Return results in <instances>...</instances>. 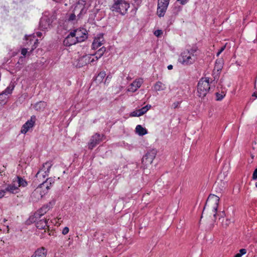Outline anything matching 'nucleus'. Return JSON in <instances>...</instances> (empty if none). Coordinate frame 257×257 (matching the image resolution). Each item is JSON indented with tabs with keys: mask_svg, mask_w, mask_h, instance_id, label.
<instances>
[{
	"mask_svg": "<svg viewBox=\"0 0 257 257\" xmlns=\"http://www.w3.org/2000/svg\"><path fill=\"white\" fill-rule=\"evenodd\" d=\"M86 2L85 1L80 0L75 5L73 12L77 15L79 18L81 15L86 13L87 9L85 7Z\"/></svg>",
	"mask_w": 257,
	"mask_h": 257,
	"instance_id": "obj_9",
	"label": "nucleus"
},
{
	"mask_svg": "<svg viewBox=\"0 0 257 257\" xmlns=\"http://www.w3.org/2000/svg\"><path fill=\"white\" fill-rule=\"evenodd\" d=\"M14 88V85L13 84L10 85L8 86L6 89L3 92L4 94L7 96L8 94H10L12 93L13 90Z\"/></svg>",
	"mask_w": 257,
	"mask_h": 257,
	"instance_id": "obj_29",
	"label": "nucleus"
},
{
	"mask_svg": "<svg viewBox=\"0 0 257 257\" xmlns=\"http://www.w3.org/2000/svg\"><path fill=\"white\" fill-rule=\"evenodd\" d=\"M170 0H158L157 14L159 17L165 15Z\"/></svg>",
	"mask_w": 257,
	"mask_h": 257,
	"instance_id": "obj_7",
	"label": "nucleus"
},
{
	"mask_svg": "<svg viewBox=\"0 0 257 257\" xmlns=\"http://www.w3.org/2000/svg\"><path fill=\"white\" fill-rule=\"evenodd\" d=\"M180 103L181 102L179 101H176V102H174L173 104V106L174 108H176L178 107L179 106V105H180Z\"/></svg>",
	"mask_w": 257,
	"mask_h": 257,
	"instance_id": "obj_44",
	"label": "nucleus"
},
{
	"mask_svg": "<svg viewBox=\"0 0 257 257\" xmlns=\"http://www.w3.org/2000/svg\"><path fill=\"white\" fill-rule=\"evenodd\" d=\"M72 243V241H70L69 243V245H71Z\"/></svg>",
	"mask_w": 257,
	"mask_h": 257,
	"instance_id": "obj_53",
	"label": "nucleus"
},
{
	"mask_svg": "<svg viewBox=\"0 0 257 257\" xmlns=\"http://www.w3.org/2000/svg\"><path fill=\"white\" fill-rule=\"evenodd\" d=\"M51 24L49 19L44 17L40 20L39 27L41 30H45L50 27Z\"/></svg>",
	"mask_w": 257,
	"mask_h": 257,
	"instance_id": "obj_19",
	"label": "nucleus"
},
{
	"mask_svg": "<svg viewBox=\"0 0 257 257\" xmlns=\"http://www.w3.org/2000/svg\"><path fill=\"white\" fill-rule=\"evenodd\" d=\"M215 95L216 97V99L217 101L221 100L225 95L223 93H219L218 92L216 93Z\"/></svg>",
	"mask_w": 257,
	"mask_h": 257,
	"instance_id": "obj_34",
	"label": "nucleus"
},
{
	"mask_svg": "<svg viewBox=\"0 0 257 257\" xmlns=\"http://www.w3.org/2000/svg\"><path fill=\"white\" fill-rule=\"evenodd\" d=\"M27 52H28V50H27V49H26V48H23L21 50V54H22V55H23V56L24 57H25L26 55Z\"/></svg>",
	"mask_w": 257,
	"mask_h": 257,
	"instance_id": "obj_42",
	"label": "nucleus"
},
{
	"mask_svg": "<svg viewBox=\"0 0 257 257\" xmlns=\"http://www.w3.org/2000/svg\"><path fill=\"white\" fill-rule=\"evenodd\" d=\"M41 180L43 181L42 183L32 193V195L33 196H37L38 199L42 198L48 192L55 182V179L52 177L47 178L45 181H43V180Z\"/></svg>",
	"mask_w": 257,
	"mask_h": 257,
	"instance_id": "obj_2",
	"label": "nucleus"
},
{
	"mask_svg": "<svg viewBox=\"0 0 257 257\" xmlns=\"http://www.w3.org/2000/svg\"><path fill=\"white\" fill-rule=\"evenodd\" d=\"M154 89L156 91L164 90L166 89V85L161 81H157L154 85Z\"/></svg>",
	"mask_w": 257,
	"mask_h": 257,
	"instance_id": "obj_27",
	"label": "nucleus"
},
{
	"mask_svg": "<svg viewBox=\"0 0 257 257\" xmlns=\"http://www.w3.org/2000/svg\"><path fill=\"white\" fill-rule=\"evenodd\" d=\"M246 253V250L244 248L240 249L239 250V253L242 256L243 255L245 254Z\"/></svg>",
	"mask_w": 257,
	"mask_h": 257,
	"instance_id": "obj_41",
	"label": "nucleus"
},
{
	"mask_svg": "<svg viewBox=\"0 0 257 257\" xmlns=\"http://www.w3.org/2000/svg\"><path fill=\"white\" fill-rule=\"evenodd\" d=\"M16 180H13V182L11 184L7 185L6 188L5 189V191L6 192H9L11 194H17L20 192V189L17 187V185L15 184Z\"/></svg>",
	"mask_w": 257,
	"mask_h": 257,
	"instance_id": "obj_16",
	"label": "nucleus"
},
{
	"mask_svg": "<svg viewBox=\"0 0 257 257\" xmlns=\"http://www.w3.org/2000/svg\"><path fill=\"white\" fill-rule=\"evenodd\" d=\"M136 132L141 136L145 135L148 133L147 130L140 124L137 125L136 127Z\"/></svg>",
	"mask_w": 257,
	"mask_h": 257,
	"instance_id": "obj_24",
	"label": "nucleus"
},
{
	"mask_svg": "<svg viewBox=\"0 0 257 257\" xmlns=\"http://www.w3.org/2000/svg\"><path fill=\"white\" fill-rule=\"evenodd\" d=\"M219 202V197L213 194H210L207 199L204 210L207 206L211 207L212 211L214 212L213 216L215 217L217 214Z\"/></svg>",
	"mask_w": 257,
	"mask_h": 257,
	"instance_id": "obj_5",
	"label": "nucleus"
},
{
	"mask_svg": "<svg viewBox=\"0 0 257 257\" xmlns=\"http://www.w3.org/2000/svg\"><path fill=\"white\" fill-rule=\"evenodd\" d=\"M38 39H36L35 42H34V46L36 44V43H38Z\"/></svg>",
	"mask_w": 257,
	"mask_h": 257,
	"instance_id": "obj_51",
	"label": "nucleus"
},
{
	"mask_svg": "<svg viewBox=\"0 0 257 257\" xmlns=\"http://www.w3.org/2000/svg\"><path fill=\"white\" fill-rule=\"evenodd\" d=\"M78 43L77 39L72 34V32L70 33L65 38L63 41V44L65 46H70Z\"/></svg>",
	"mask_w": 257,
	"mask_h": 257,
	"instance_id": "obj_18",
	"label": "nucleus"
},
{
	"mask_svg": "<svg viewBox=\"0 0 257 257\" xmlns=\"http://www.w3.org/2000/svg\"><path fill=\"white\" fill-rule=\"evenodd\" d=\"M234 257H241V255L239 253V252L237 253Z\"/></svg>",
	"mask_w": 257,
	"mask_h": 257,
	"instance_id": "obj_48",
	"label": "nucleus"
},
{
	"mask_svg": "<svg viewBox=\"0 0 257 257\" xmlns=\"http://www.w3.org/2000/svg\"><path fill=\"white\" fill-rule=\"evenodd\" d=\"M69 231V228L68 227H65L64 228H63L62 231V234L63 235H66L68 233Z\"/></svg>",
	"mask_w": 257,
	"mask_h": 257,
	"instance_id": "obj_37",
	"label": "nucleus"
},
{
	"mask_svg": "<svg viewBox=\"0 0 257 257\" xmlns=\"http://www.w3.org/2000/svg\"><path fill=\"white\" fill-rule=\"evenodd\" d=\"M167 68H168V70H172L173 69V65H169L168 66Z\"/></svg>",
	"mask_w": 257,
	"mask_h": 257,
	"instance_id": "obj_47",
	"label": "nucleus"
},
{
	"mask_svg": "<svg viewBox=\"0 0 257 257\" xmlns=\"http://www.w3.org/2000/svg\"><path fill=\"white\" fill-rule=\"evenodd\" d=\"M189 0H177V2H178L181 5H184L186 4Z\"/></svg>",
	"mask_w": 257,
	"mask_h": 257,
	"instance_id": "obj_40",
	"label": "nucleus"
},
{
	"mask_svg": "<svg viewBox=\"0 0 257 257\" xmlns=\"http://www.w3.org/2000/svg\"><path fill=\"white\" fill-rule=\"evenodd\" d=\"M223 61L222 59H217L215 63L214 70L217 72L220 71L223 68Z\"/></svg>",
	"mask_w": 257,
	"mask_h": 257,
	"instance_id": "obj_26",
	"label": "nucleus"
},
{
	"mask_svg": "<svg viewBox=\"0 0 257 257\" xmlns=\"http://www.w3.org/2000/svg\"><path fill=\"white\" fill-rule=\"evenodd\" d=\"M49 219H41L36 222V227L39 229L43 230V232H42L41 234L40 235L41 238H44L45 237V234L48 232L49 235H51L49 232V226L48 225V221Z\"/></svg>",
	"mask_w": 257,
	"mask_h": 257,
	"instance_id": "obj_8",
	"label": "nucleus"
},
{
	"mask_svg": "<svg viewBox=\"0 0 257 257\" xmlns=\"http://www.w3.org/2000/svg\"><path fill=\"white\" fill-rule=\"evenodd\" d=\"M143 114L141 112V111L140 109L136 110L135 111H133L130 113V116L131 117H136V116H140L141 115H143Z\"/></svg>",
	"mask_w": 257,
	"mask_h": 257,
	"instance_id": "obj_31",
	"label": "nucleus"
},
{
	"mask_svg": "<svg viewBox=\"0 0 257 257\" xmlns=\"http://www.w3.org/2000/svg\"><path fill=\"white\" fill-rule=\"evenodd\" d=\"M13 180H16V182H17L18 183V185L17 187L19 188V187H25L28 185V182L27 181L24 179L23 178L20 177V176H17L15 179Z\"/></svg>",
	"mask_w": 257,
	"mask_h": 257,
	"instance_id": "obj_21",
	"label": "nucleus"
},
{
	"mask_svg": "<svg viewBox=\"0 0 257 257\" xmlns=\"http://www.w3.org/2000/svg\"><path fill=\"white\" fill-rule=\"evenodd\" d=\"M104 137L103 135H100L98 133L94 134L91 138L90 142L88 143V148L90 150H92L98 144H99L103 140V138Z\"/></svg>",
	"mask_w": 257,
	"mask_h": 257,
	"instance_id": "obj_12",
	"label": "nucleus"
},
{
	"mask_svg": "<svg viewBox=\"0 0 257 257\" xmlns=\"http://www.w3.org/2000/svg\"><path fill=\"white\" fill-rule=\"evenodd\" d=\"M222 215L221 217L219 218V220H221V225L223 228L227 227L231 223V221L228 218H225L224 217V213H222Z\"/></svg>",
	"mask_w": 257,
	"mask_h": 257,
	"instance_id": "obj_25",
	"label": "nucleus"
},
{
	"mask_svg": "<svg viewBox=\"0 0 257 257\" xmlns=\"http://www.w3.org/2000/svg\"><path fill=\"white\" fill-rule=\"evenodd\" d=\"M46 251L45 248H38L31 257H46Z\"/></svg>",
	"mask_w": 257,
	"mask_h": 257,
	"instance_id": "obj_22",
	"label": "nucleus"
},
{
	"mask_svg": "<svg viewBox=\"0 0 257 257\" xmlns=\"http://www.w3.org/2000/svg\"><path fill=\"white\" fill-rule=\"evenodd\" d=\"M154 34L156 36L159 37L163 34V31L161 30H157L154 32Z\"/></svg>",
	"mask_w": 257,
	"mask_h": 257,
	"instance_id": "obj_36",
	"label": "nucleus"
},
{
	"mask_svg": "<svg viewBox=\"0 0 257 257\" xmlns=\"http://www.w3.org/2000/svg\"><path fill=\"white\" fill-rule=\"evenodd\" d=\"M104 41L103 34H99L95 37L92 44V48L94 50L97 49L103 44Z\"/></svg>",
	"mask_w": 257,
	"mask_h": 257,
	"instance_id": "obj_17",
	"label": "nucleus"
},
{
	"mask_svg": "<svg viewBox=\"0 0 257 257\" xmlns=\"http://www.w3.org/2000/svg\"><path fill=\"white\" fill-rule=\"evenodd\" d=\"M96 61L95 55H86L81 58L79 60L80 62H85L86 64L87 63H93Z\"/></svg>",
	"mask_w": 257,
	"mask_h": 257,
	"instance_id": "obj_20",
	"label": "nucleus"
},
{
	"mask_svg": "<svg viewBox=\"0 0 257 257\" xmlns=\"http://www.w3.org/2000/svg\"><path fill=\"white\" fill-rule=\"evenodd\" d=\"M54 204V201H50L46 205H43L34 213L35 218L36 219L40 218L52 208Z\"/></svg>",
	"mask_w": 257,
	"mask_h": 257,
	"instance_id": "obj_11",
	"label": "nucleus"
},
{
	"mask_svg": "<svg viewBox=\"0 0 257 257\" xmlns=\"http://www.w3.org/2000/svg\"><path fill=\"white\" fill-rule=\"evenodd\" d=\"M6 193V192L5 191V189L0 190V199L5 196Z\"/></svg>",
	"mask_w": 257,
	"mask_h": 257,
	"instance_id": "obj_43",
	"label": "nucleus"
},
{
	"mask_svg": "<svg viewBox=\"0 0 257 257\" xmlns=\"http://www.w3.org/2000/svg\"><path fill=\"white\" fill-rule=\"evenodd\" d=\"M76 15H77L73 12V13L69 16L68 18V21H72L75 20L76 19Z\"/></svg>",
	"mask_w": 257,
	"mask_h": 257,
	"instance_id": "obj_35",
	"label": "nucleus"
},
{
	"mask_svg": "<svg viewBox=\"0 0 257 257\" xmlns=\"http://www.w3.org/2000/svg\"><path fill=\"white\" fill-rule=\"evenodd\" d=\"M157 150L156 149L150 150L144 155L142 158V163L145 165L151 164L157 155Z\"/></svg>",
	"mask_w": 257,
	"mask_h": 257,
	"instance_id": "obj_10",
	"label": "nucleus"
},
{
	"mask_svg": "<svg viewBox=\"0 0 257 257\" xmlns=\"http://www.w3.org/2000/svg\"><path fill=\"white\" fill-rule=\"evenodd\" d=\"M23 60H24V58L23 57H20V60H21V61H23Z\"/></svg>",
	"mask_w": 257,
	"mask_h": 257,
	"instance_id": "obj_52",
	"label": "nucleus"
},
{
	"mask_svg": "<svg viewBox=\"0 0 257 257\" xmlns=\"http://www.w3.org/2000/svg\"><path fill=\"white\" fill-rule=\"evenodd\" d=\"M113 2L110 10L121 15H125L130 8V4L124 0H113Z\"/></svg>",
	"mask_w": 257,
	"mask_h": 257,
	"instance_id": "obj_4",
	"label": "nucleus"
},
{
	"mask_svg": "<svg viewBox=\"0 0 257 257\" xmlns=\"http://www.w3.org/2000/svg\"><path fill=\"white\" fill-rule=\"evenodd\" d=\"M53 165L52 161H49L43 164L42 167L36 175L38 180H43L49 174L50 169Z\"/></svg>",
	"mask_w": 257,
	"mask_h": 257,
	"instance_id": "obj_6",
	"label": "nucleus"
},
{
	"mask_svg": "<svg viewBox=\"0 0 257 257\" xmlns=\"http://www.w3.org/2000/svg\"><path fill=\"white\" fill-rule=\"evenodd\" d=\"M2 105L0 104V106H1Z\"/></svg>",
	"mask_w": 257,
	"mask_h": 257,
	"instance_id": "obj_57",
	"label": "nucleus"
},
{
	"mask_svg": "<svg viewBox=\"0 0 257 257\" xmlns=\"http://www.w3.org/2000/svg\"><path fill=\"white\" fill-rule=\"evenodd\" d=\"M32 37L34 38V36H25V38H26V40H27L31 41Z\"/></svg>",
	"mask_w": 257,
	"mask_h": 257,
	"instance_id": "obj_45",
	"label": "nucleus"
},
{
	"mask_svg": "<svg viewBox=\"0 0 257 257\" xmlns=\"http://www.w3.org/2000/svg\"><path fill=\"white\" fill-rule=\"evenodd\" d=\"M252 179L253 180H256L257 179V168H256L252 174Z\"/></svg>",
	"mask_w": 257,
	"mask_h": 257,
	"instance_id": "obj_39",
	"label": "nucleus"
},
{
	"mask_svg": "<svg viewBox=\"0 0 257 257\" xmlns=\"http://www.w3.org/2000/svg\"><path fill=\"white\" fill-rule=\"evenodd\" d=\"M111 78V76H109V75H108L106 78V80H105V81L107 80H109Z\"/></svg>",
	"mask_w": 257,
	"mask_h": 257,
	"instance_id": "obj_49",
	"label": "nucleus"
},
{
	"mask_svg": "<svg viewBox=\"0 0 257 257\" xmlns=\"http://www.w3.org/2000/svg\"><path fill=\"white\" fill-rule=\"evenodd\" d=\"M226 48V45H225L224 46H222L220 49L218 51V52L216 54V56L217 57H218L219 56V55L224 50V49H225Z\"/></svg>",
	"mask_w": 257,
	"mask_h": 257,
	"instance_id": "obj_38",
	"label": "nucleus"
},
{
	"mask_svg": "<svg viewBox=\"0 0 257 257\" xmlns=\"http://www.w3.org/2000/svg\"><path fill=\"white\" fill-rule=\"evenodd\" d=\"M255 187L257 188V182L255 183Z\"/></svg>",
	"mask_w": 257,
	"mask_h": 257,
	"instance_id": "obj_55",
	"label": "nucleus"
},
{
	"mask_svg": "<svg viewBox=\"0 0 257 257\" xmlns=\"http://www.w3.org/2000/svg\"><path fill=\"white\" fill-rule=\"evenodd\" d=\"M198 56V49L192 47L183 51L179 56L178 61L184 66H190L197 60Z\"/></svg>",
	"mask_w": 257,
	"mask_h": 257,
	"instance_id": "obj_1",
	"label": "nucleus"
},
{
	"mask_svg": "<svg viewBox=\"0 0 257 257\" xmlns=\"http://www.w3.org/2000/svg\"><path fill=\"white\" fill-rule=\"evenodd\" d=\"M210 89L209 78H202L200 79L197 84V96L201 98H204L209 92Z\"/></svg>",
	"mask_w": 257,
	"mask_h": 257,
	"instance_id": "obj_3",
	"label": "nucleus"
},
{
	"mask_svg": "<svg viewBox=\"0 0 257 257\" xmlns=\"http://www.w3.org/2000/svg\"><path fill=\"white\" fill-rule=\"evenodd\" d=\"M252 96H255V97H256L257 98V93H256L255 92L253 93V94H252Z\"/></svg>",
	"mask_w": 257,
	"mask_h": 257,
	"instance_id": "obj_50",
	"label": "nucleus"
},
{
	"mask_svg": "<svg viewBox=\"0 0 257 257\" xmlns=\"http://www.w3.org/2000/svg\"><path fill=\"white\" fill-rule=\"evenodd\" d=\"M106 76L105 72L104 71L100 72L96 77V79L99 82L103 81L104 78Z\"/></svg>",
	"mask_w": 257,
	"mask_h": 257,
	"instance_id": "obj_30",
	"label": "nucleus"
},
{
	"mask_svg": "<svg viewBox=\"0 0 257 257\" xmlns=\"http://www.w3.org/2000/svg\"><path fill=\"white\" fill-rule=\"evenodd\" d=\"M251 159H253V158H254V156L252 155L251 156Z\"/></svg>",
	"mask_w": 257,
	"mask_h": 257,
	"instance_id": "obj_54",
	"label": "nucleus"
},
{
	"mask_svg": "<svg viewBox=\"0 0 257 257\" xmlns=\"http://www.w3.org/2000/svg\"><path fill=\"white\" fill-rule=\"evenodd\" d=\"M7 97L3 92L0 94V104L2 106L7 102Z\"/></svg>",
	"mask_w": 257,
	"mask_h": 257,
	"instance_id": "obj_32",
	"label": "nucleus"
},
{
	"mask_svg": "<svg viewBox=\"0 0 257 257\" xmlns=\"http://www.w3.org/2000/svg\"><path fill=\"white\" fill-rule=\"evenodd\" d=\"M143 79L139 78L134 81L128 86L127 91L132 92H136L142 85Z\"/></svg>",
	"mask_w": 257,
	"mask_h": 257,
	"instance_id": "obj_15",
	"label": "nucleus"
},
{
	"mask_svg": "<svg viewBox=\"0 0 257 257\" xmlns=\"http://www.w3.org/2000/svg\"><path fill=\"white\" fill-rule=\"evenodd\" d=\"M72 32L78 43L83 42L87 38V31L85 29H77Z\"/></svg>",
	"mask_w": 257,
	"mask_h": 257,
	"instance_id": "obj_13",
	"label": "nucleus"
},
{
	"mask_svg": "<svg viewBox=\"0 0 257 257\" xmlns=\"http://www.w3.org/2000/svg\"><path fill=\"white\" fill-rule=\"evenodd\" d=\"M36 120V116L33 115L31 117L30 119L28 120L25 123H24L21 130V133L23 134H26L30 128L33 127L35 125Z\"/></svg>",
	"mask_w": 257,
	"mask_h": 257,
	"instance_id": "obj_14",
	"label": "nucleus"
},
{
	"mask_svg": "<svg viewBox=\"0 0 257 257\" xmlns=\"http://www.w3.org/2000/svg\"><path fill=\"white\" fill-rule=\"evenodd\" d=\"M106 51V48L104 47H102L100 48L95 54V58H96V60H97L98 59L101 58L104 52Z\"/></svg>",
	"mask_w": 257,
	"mask_h": 257,
	"instance_id": "obj_28",
	"label": "nucleus"
},
{
	"mask_svg": "<svg viewBox=\"0 0 257 257\" xmlns=\"http://www.w3.org/2000/svg\"><path fill=\"white\" fill-rule=\"evenodd\" d=\"M47 106V103L45 101H41L37 102L34 105L35 109L37 111H43Z\"/></svg>",
	"mask_w": 257,
	"mask_h": 257,
	"instance_id": "obj_23",
	"label": "nucleus"
},
{
	"mask_svg": "<svg viewBox=\"0 0 257 257\" xmlns=\"http://www.w3.org/2000/svg\"><path fill=\"white\" fill-rule=\"evenodd\" d=\"M151 107V106L150 105H147L141 108L140 110L142 114H144L145 113H146L150 109Z\"/></svg>",
	"mask_w": 257,
	"mask_h": 257,
	"instance_id": "obj_33",
	"label": "nucleus"
},
{
	"mask_svg": "<svg viewBox=\"0 0 257 257\" xmlns=\"http://www.w3.org/2000/svg\"><path fill=\"white\" fill-rule=\"evenodd\" d=\"M17 64H18V65H20V62H18L17 63Z\"/></svg>",
	"mask_w": 257,
	"mask_h": 257,
	"instance_id": "obj_56",
	"label": "nucleus"
},
{
	"mask_svg": "<svg viewBox=\"0 0 257 257\" xmlns=\"http://www.w3.org/2000/svg\"><path fill=\"white\" fill-rule=\"evenodd\" d=\"M36 36L38 37H41L42 35V33L40 32H37L36 33Z\"/></svg>",
	"mask_w": 257,
	"mask_h": 257,
	"instance_id": "obj_46",
	"label": "nucleus"
}]
</instances>
